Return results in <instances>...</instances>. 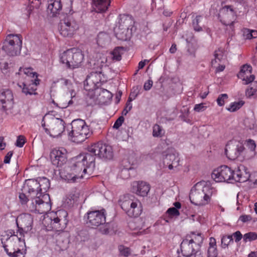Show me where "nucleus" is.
Wrapping results in <instances>:
<instances>
[{"label":"nucleus","instance_id":"1","mask_svg":"<svg viewBox=\"0 0 257 257\" xmlns=\"http://www.w3.org/2000/svg\"><path fill=\"white\" fill-rule=\"evenodd\" d=\"M81 155L87 164L88 170L92 171L95 167L96 157L104 160H110L113 157V152L111 146L99 142L88 147V152Z\"/></svg>","mask_w":257,"mask_h":257},{"label":"nucleus","instance_id":"2","mask_svg":"<svg viewBox=\"0 0 257 257\" xmlns=\"http://www.w3.org/2000/svg\"><path fill=\"white\" fill-rule=\"evenodd\" d=\"M73 0H70L68 7L63 10L60 22L58 25V30L64 37H72L79 29V25L73 16L75 12L72 8Z\"/></svg>","mask_w":257,"mask_h":257},{"label":"nucleus","instance_id":"3","mask_svg":"<svg viewBox=\"0 0 257 257\" xmlns=\"http://www.w3.org/2000/svg\"><path fill=\"white\" fill-rule=\"evenodd\" d=\"M76 160V162L71 166H66L59 170L60 177L68 183L75 182L77 179L82 177V174L80 175L81 172L85 174L88 169L81 154L77 156Z\"/></svg>","mask_w":257,"mask_h":257},{"label":"nucleus","instance_id":"4","mask_svg":"<svg viewBox=\"0 0 257 257\" xmlns=\"http://www.w3.org/2000/svg\"><path fill=\"white\" fill-rule=\"evenodd\" d=\"M72 130L69 133V137L72 142L80 143L89 138L92 134L85 121L81 119L73 120L71 122Z\"/></svg>","mask_w":257,"mask_h":257},{"label":"nucleus","instance_id":"5","mask_svg":"<svg viewBox=\"0 0 257 257\" xmlns=\"http://www.w3.org/2000/svg\"><path fill=\"white\" fill-rule=\"evenodd\" d=\"M209 189L206 182L202 181L197 183L191 189L189 194L191 202L197 206L207 204L210 201V197L207 194Z\"/></svg>","mask_w":257,"mask_h":257},{"label":"nucleus","instance_id":"6","mask_svg":"<svg viewBox=\"0 0 257 257\" xmlns=\"http://www.w3.org/2000/svg\"><path fill=\"white\" fill-rule=\"evenodd\" d=\"M118 203L122 209L130 217H137L141 214V203L132 195L126 194L121 196Z\"/></svg>","mask_w":257,"mask_h":257},{"label":"nucleus","instance_id":"7","mask_svg":"<svg viewBox=\"0 0 257 257\" xmlns=\"http://www.w3.org/2000/svg\"><path fill=\"white\" fill-rule=\"evenodd\" d=\"M84 55L81 50L73 48L64 51L60 55V61L67 68L74 69L81 66Z\"/></svg>","mask_w":257,"mask_h":257},{"label":"nucleus","instance_id":"8","mask_svg":"<svg viewBox=\"0 0 257 257\" xmlns=\"http://www.w3.org/2000/svg\"><path fill=\"white\" fill-rule=\"evenodd\" d=\"M87 223L92 228L99 226V230L103 234L109 232V224L106 223L105 210L104 209L88 212Z\"/></svg>","mask_w":257,"mask_h":257},{"label":"nucleus","instance_id":"9","mask_svg":"<svg viewBox=\"0 0 257 257\" xmlns=\"http://www.w3.org/2000/svg\"><path fill=\"white\" fill-rule=\"evenodd\" d=\"M23 245H25L24 237L17 233L15 234V232L13 231V234L7 240V244H4L3 247L10 257H24V254L20 248Z\"/></svg>","mask_w":257,"mask_h":257},{"label":"nucleus","instance_id":"10","mask_svg":"<svg viewBox=\"0 0 257 257\" xmlns=\"http://www.w3.org/2000/svg\"><path fill=\"white\" fill-rule=\"evenodd\" d=\"M22 45L21 35L10 34L7 36L2 49L9 56H17L20 54Z\"/></svg>","mask_w":257,"mask_h":257},{"label":"nucleus","instance_id":"11","mask_svg":"<svg viewBox=\"0 0 257 257\" xmlns=\"http://www.w3.org/2000/svg\"><path fill=\"white\" fill-rule=\"evenodd\" d=\"M233 171L227 166H221L211 174L212 178L216 182L233 181Z\"/></svg>","mask_w":257,"mask_h":257},{"label":"nucleus","instance_id":"12","mask_svg":"<svg viewBox=\"0 0 257 257\" xmlns=\"http://www.w3.org/2000/svg\"><path fill=\"white\" fill-rule=\"evenodd\" d=\"M33 218L30 214H22L20 215L16 220V223L18 228L16 233L24 237V234L30 231L32 228Z\"/></svg>","mask_w":257,"mask_h":257},{"label":"nucleus","instance_id":"13","mask_svg":"<svg viewBox=\"0 0 257 257\" xmlns=\"http://www.w3.org/2000/svg\"><path fill=\"white\" fill-rule=\"evenodd\" d=\"M65 125L66 123L62 119L52 118L48 122V128H45V132L54 138L58 137L65 131Z\"/></svg>","mask_w":257,"mask_h":257},{"label":"nucleus","instance_id":"14","mask_svg":"<svg viewBox=\"0 0 257 257\" xmlns=\"http://www.w3.org/2000/svg\"><path fill=\"white\" fill-rule=\"evenodd\" d=\"M67 215V212L64 210L57 211L55 216L50 218L52 228L56 231L64 229L68 223Z\"/></svg>","mask_w":257,"mask_h":257},{"label":"nucleus","instance_id":"15","mask_svg":"<svg viewBox=\"0 0 257 257\" xmlns=\"http://www.w3.org/2000/svg\"><path fill=\"white\" fill-rule=\"evenodd\" d=\"M181 249L185 257H202L199 248L191 242L188 238L183 240L180 245Z\"/></svg>","mask_w":257,"mask_h":257},{"label":"nucleus","instance_id":"16","mask_svg":"<svg viewBox=\"0 0 257 257\" xmlns=\"http://www.w3.org/2000/svg\"><path fill=\"white\" fill-rule=\"evenodd\" d=\"M163 163L165 166H167L170 170L177 167L179 165L180 159L178 154L173 148H169L165 152Z\"/></svg>","mask_w":257,"mask_h":257},{"label":"nucleus","instance_id":"17","mask_svg":"<svg viewBox=\"0 0 257 257\" xmlns=\"http://www.w3.org/2000/svg\"><path fill=\"white\" fill-rule=\"evenodd\" d=\"M244 150L245 148L241 143L234 144L230 142L226 146L225 153L229 159L234 160L241 155Z\"/></svg>","mask_w":257,"mask_h":257},{"label":"nucleus","instance_id":"18","mask_svg":"<svg viewBox=\"0 0 257 257\" xmlns=\"http://www.w3.org/2000/svg\"><path fill=\"white\" fill-rule=\"evenodd\" d=\"M50 157L53 165L61 167L67 161V151L63 148L54 149L51 152Z\"/></svg>","mask_w":257,"mask_h":257},{"label":"nucleus","instance_id":"19","mask_svg":"<svg viewBox=\"0 0 257 257\" xmlns=\"http://www.w3.org/2000/svg\"><path fill=\"white\" fill-rule=\"evenodd\" d=\"M0 102L4 110H10L14 105V96L10 89H3L0 91Z\"/></svg>","mask_w":257,"mask_h":257},{"label":"nucleus","instance_id":"20","mask_svg":"<svg viewBox=\"0 0 257 257\" xmlns=\"http://www.w3.org/2000/svg\"><path fill=\"white\" fill-rule=\"evenodd\" d=\"M234 14V11L230 6H225L220 10L218 15L222 24L225 26H229L232 30L233 28L234 21H228V18H233Z\"/></svg>","mask_w":257,"mask_h":257},{"label":"nucleus","instance_id":"21","mask_svg":"<svg viewBox=\"0 0 257 257\" xmlns=\"http://www.w3.org/2000/svg\"><path fill=\"white\" fill-rule=\"evenodd\" d=\"M39 183L38 180L28 179L27 180L23 186V191L30 195H32V198L35 196H41L38 186Z\"/></svg>","mask_w":257,"mask_h":257},{"label":"nucleus","instance_id":"22","mask_svg":"<svg viewBox=\"0 0 257 257\" xmlns=\"http://www.w3.org/2000/svg\"><path fill=\"white\" fill-rule=\"evenodd\" d=\"M233 181L244 182L247 181H253L252 176L247 171V169L244 166H240L238 169L233 171Z\"/></svg>","mask_w":257,"mask_h":257},{"label":"nucleus","instance_id":"23","mask_svg":"<svg viewBox=\"0 0 257 257\" xmlns=\"http://www.w3.org/2000/svg\"><path fill=\"white\" fill-rule=\"evenodd\" d=\"M150 189V187L149 184L145 182L141 181L133 183L132 191L138 195L146 196L147 195Z\"/></svg>","mask_w":257,"mask_h":257},{"label":"nucleus","instance_id":"24","mask_svg":"<svg viewBox=\"0 0 257 257\" xmlns=\"http://www.w3.org/2000/svg\"><path fill=\"white\" fill-rule=\"evenodd\" d=\"M122 47H117L110 53L109 59L106 57L101 58V63H107L106 65L110 64L112 62L119 61L121 59Z\"/></svg>","mask_w":257,"mask_h":257},{"label":"nucleus","instance_id":"25","mask_svg":"<svg viewBox=\"0 0 257 257\" xmlns=\"http://www.w3.org/2000/svg\"><path fill=\"white\" fill-rule=\"evenodd\" d=\"M39 79L31 80L29 83L23 82L22 85L18 84L20 87L22 88V92L26 95L36 94L35 92L37 86L39 84Z\"/></svg>","mask_w":257,"mask_h":257},{"label":"nucleus","instance_id":"26","mask_svg":"<svg viewBox=\"0 0 257 257\" xmlns=\"http://www.w3.org/2000/svg\"><path fill=\"white\" fill-rule=\"evenodd\" d=\"M134 24L132 17L128 15H120L119 20L118 22V26L122 29H126L127 30H132Z\"/></svg>","mask_w":257,"mask_h":257},{"label":"nucleus","instance_id":"27","mask_svg":"<svg viewBox=\"0 0 257 257\" xmlns=\"http://www.w3.org/2000/svg\"><path fill=\"white\" fill-rule=\"evenodd\" d=\"M42 197L44 199H48V201H45L40 198V202L37 205V212L39 214H43L47 212L51 209V205L49 203L50 197L48 194H44Z\"/></svg>","mask_w":257,"mask_h":257},{"label":"nucleus","instance_id":"28","mask_svg":"<svg viewBox=\"0 0 257 257\" xmlns=\"http://www.w3.org/2000/svg\"><path fill=\"white\" fill-rule=\"evenodd\" d=\"M116 37L121 41H127L129 40L132 36V30H127L118 26V28L114 29Z\"/></svg>","mask_w":257,"mask_h":257},{"label":"nucleus","instance_id":"29","mask_svg":"<svg viewBox=\"0 0 257 257\" xmlns=\"http://www.w3.org/2000/svg\"><path fill=\"white\" fill-rule=\"evenodd\" d=\"M48 11L50 12L52 17H55L62 10L60 0H50L48 6Z\"/></svg>","mask_w":257,"mask_h":257},{"label":"nucleus","instance_id":"30","mask_svg":"<svg viewBox=\"0 0 257 257\" xmlns=\"http://www.w3.org/2000/svg\"><path fill=\"white\" fill-rule=\"evenodd\" d=\"M110 0H96L94 1L95 11L97 13H103L105 12L108 6H110Z\"/></svg>","mask_w":257,"mask_h":257},{"label":"nucleus","instance_id":"31","mask_svg":"<svg viewBox=\"0 0 257 257\" xmlns=\"http://www.w3.org/2000/svg\"><path fill=\"white\" fill-rule=\"evenodd\" d=\"M110 42V37L107 33L104 32H100L98 34L97 43L99 46L103 47L106 45L109 44Z\"/></svg>","mask_w":257,"mask_h":257},{"label":"nucleus","instance_id":"32","mask_svg":"<svg viewBox=\"0 0 257 257\" xmlns=\"http://www.w3.org/2000/svg\"><path fill=\"white\" fill-rule=\"evenodd\" d=\"M37 180L39 183V191L41 195H42V193L46 192L50 187V182L49 179L45 177L39 178Z\"/></svg>","mask_w":257,"mask_h":257},{"label":"nucleus","instance_id":"33","mask_svg":"<svg viewBox=\"0 0 257 257\" xmlns=\"http://www.w3.org/2000/svg\"><path fill=\"white\" fill-rule=\"evenodd\" d=\"M84 88L87 91H93L98 89L99 86L95 83V82L91 79V78L87 76L85 79L84 83Z\"/></svg>","mask_w":257,"mask_h":257},{"label":"nucleus","instance_id":"34","mask_svg":"<svg viewBox=\"0 0 257 257\" xmlns=\"http://www.w3.org/2000/svg\"><path fill=\"white\" fill-rule=\"evenodd\" d=\"M188 240L195 244V247L200 248L201 244L203 242V238L201 233H198L197 235L193 233V236L190 237Z\"/></svg>","mask_w":257,"mask_h":257},{"label":"nucleus","instance_id":"35","mask_svg":"<svg viewBox=\"0 0 257 257\" xmlns=\"http://www.w3.org/2000/svg\"><path fill=\"white\" fill-rule=\"evenodd\" d=\"M40 196H35L32 198L31 197L30 199L31 200V202L28 206L29 209L30 211L32 212H37V205H38L39 202H40Z\"/></svg>","mask_w":257,"mask_h":257},{"label":"nucleus","instance_id":"36","mask_svg":"<svg viewBox=\"0 0 257 257\" xmlns=\"http://www.w3.org/2000/svg\"><path fill=\"white\" fill-rule=\"evenodd\" d=\"M112 96V93L105 89L101 88L99 92V99H102L103 102H107L110 100Z\"/></svg>","mask_w":257,"mask_h":257},{"label":"nucleus","instance_id":"37","mask_svg":"<svg viewBox=\"0 0 257 257\" xmlns=\"http://www.w3.org/2000/svg\"><path fill=\"white\" fill-rule=\"evenodd\" d=\"M214 57L215 59L211 61L212 65L218 62H221L225 59L223 50L221 49H218L217 50L215 51L214 52Z\"/></svg>","mask_w":257,"mask_h":257},{"label":"nucleus","instance_id":"38","mask_svg":"<svg viewBox=\"0 0 257 257\" xmlns=\"http://www.w3.org/2000/svg\"><path fill=\"white\" fill-rule=\"evenodd\" d=\"M251 66L249 65L245 64L243 65L240 70L239 73L237 76L239 78H242L243 76L247 74H249L251 72Z\"/></svg>","mask_w":257,"mask_h":257},{"label":"nucleus","instance_id":"39","mask_svg":"<svg viewBox=\"0 0 257 257\" xmlns=\"http://www.w3.org/2000/svg\"><path fill=\"white\" fill-rule=\"evenodd\" d=\"M88 76L99 87L101 79L100 71L92 72Z\"/></svg>","mask_w":257,"mask_h":257},{"label":"nucleus","instance_id":"40","mask_svg":"<svg viewBox=\"0 0 257 257\" xmlns=\"http://www.w3.org/2000/svg\"><path fill=\"white\" fill-rule=\"evenodd\" d=\"M255 239H257V233L256 232H249L243 235V240L244 242L252 241Z\"/></svg>","mask_w":257,"mask_h":257},{"label":"nucleus","instance_id":"41","mask_svg":"<svg viewBox=\"0 0 257 257\" xmlns=\"http://www.w3.org/2000/svg\"><path fill=\"white\" fill-rule=\"evenodd\" d=\"M221 247L225 248L228 246L231 242H233L232 235H223L221 238Z\"/></svg>","mask_w":257,"mask_h":257},{"label":"nucleus","instance_id":"42","mask_svg":"<svg viewBox=\"0 0 257 257\" xmlns=\"http://www.w3.org/2000/svg\"><path fill=\"white\" fill-rule=\"evenodd\" d=\"M244 102L241 100L238 102H234L230 104L227 110L230 112H234L239 109L243 104Z\"/></svg>","mask_w":257,"mask_h":257},{"label":"nucleus","instance_id":"43","mask_svg":"<svg viewBox=\"0 0 257 257\" xmlns=\"http://www.w3.org/2000/svg\"><path fill=\"white\" fill-rule=\"evenodd\" d=\"M163 135L162 127L157 124H155L153 126V136L155 137H161Z\"/></svg>","mask_w":257,"mask_h":257},{"label":"nucleus","instance_id":"44","mask_svg":"<svg viewBox=\"0 0 257 257\" xmlns=\"http://www.w3.org/2000/svg\"><path fill=\"white\" fill-rule=\"evenodd\" d=\"M251 85H253V86L250 87L245 91L246 96L249 97L255 94L257 90V81L254 82Z\"/></svg>","mask_w":257,"mask_h":257},{"label":"nucleus","instance_id":"45","mask_svg":"<svg viewBox=\"0 0 257 257\" xmlns=\"http://www.w3.org/2000/svg\"><path fill=\"white\" fill-rule=\"evenodd\" d=\"M246 146L248 148V149L249 150V151L251 152L252 154V156L254 155L255 154V150L256 148V144L255 142L251 140V139H248L246 140Z\"/></svg>","mask_w":257,"mask_h":257},{"label":"nucleus","instance_id":"46","mask_svg":"<svg viewBox=\"0 0 257 257\" xmlns=\"http://www.w3.org/2000/svg\"><path fill=\"white\" fill-rule=\"evenodd\" d=\"M32 195L25 192L19 194V199L22 204H26L31 198Z\"/></svg>","mask_w":257,"mask_h":257},{"label":"nucleus","instance_id":"47","mask_svg":"<svg viewBox=\"0 0 257 257\" xmlns=\"http://www.w3.org/2000/svg\"><path fill=\"white\" fill-rule=\"evenodd\" d=\"M166 213L168 215V216L172 218L174 216H178L180 215L179 211L175 207H171L169 208Z\"/></svg>","mask_w":257,"mask_h":257},{"label":"nucleus","instance_id":"48","mask_svg":"<svg viewBox=\"0 0 257 257\" xmlns=\"http://www.w3.org/2000/svg\"><path fill=\"white\" fill-rule=\"evenodd\" d=\"M201 18V16H197L193 21V26L196 31H200L202 30V28L199 25V23Z\"/></svg>","mask_w":257,"mask_h":257},{"label":"nucleus","instance_id":"49","mask_svg":"<svg viewBox=\"0 0 257 257\" xmlns=\"http://www.w3.org/2000/svg\"><path fill=\"white\" fill-rule=\"evenodd\" d=\"M118 249L121 255H124V256H128L131 254L130 249L123 245H119L118 246Z\"/></svg>","mask_w":257,"mask_h":257},{"label":"nucleus","instance_id":"50","mask_svg":"<svg viewBox=\"0 0 257 257\" xmlns=\"http://www.w3.org/2000/svg\"><path fill=\"white\" fill-rule=\"evenodd\" d=\"M241 79L242 81L244 82L243 84L245 85H247L248 83L253 81L254 79V76L253 75H251L250 74H247L243 76V77H242Z\"/></svg>","mask_w":257,"mask_h":257},{"label":"nucleus","instance_id":"51","mask_svg":"<svg viewBox=\"0 0 257 257\" xmlns=\"http://www.w3.org/2000/svg\"><path fill=\"white\" fill-rule=\"evenodd\" d=\"M228 95L226 94H221L217 99V102L219 106H221L224 104L225 100L227 99Z\"/></svg>","mask_w":257,"mask_h":257},{"label":"nucleus","instance_id":"52","mask_svg":"<svg viewBox=\"0 0 257 257\" xmlns=\"http://www.w3.org/2000/svg\"><path fill=\"white\" fill-rule=\"evenodd\" d=\"M218 252L217 248L208 247L207 257H217Z\"/></svg>","mask_w":257,"mask_h":257},{"label":"nucleus","instance_id":"53","mask_svg":"<svg viewBox=\"0 0 257 257\" xmlns=\"http://www.w3.org/2000/svg\"><path fill=\"white\" fill-rule=\"evenodd\" d=\"M124 120V118L123 116H119L117 120L114 122V124L113 126L114 128L118 129L122 124Z\"/></svg>","mask_w":257,"mask_h":257},{"label":"nucleus","instance_id":"54","mask_svg":"<svg viewBox=\"0 0 257 257\" xmlns=\"http://www.w3.org/2000/svg\"><path fill=\"white\" fill-rule=\"evenodd\" d=\"M24 73L27 76L34 78L35 75L37 74L36 72H33V69L31 68H26L23 69Z\"/></svg>","mask_w":257,"mask_h":257},{"label":"nucleus","instance_id":"55","mask_svg":"<svg viewBox=\"0 0 257 257\" xmlns=\"http://www.w3.org/2000/svg\"><path fill=\"white\" fill-rule=\"evenodd\" d=\"M25 143V137L23 136H19L17 140L16 145V146L21 148L23 147Z\"/></svg>","mask_w":257,"mask_h":257},{"label":"nucleus","instance_id":"56","mask_svg":"<svg viewBox=\"0 0 257 257\" xmlns=\"http://www.w3.org/2000/svg\"><path fill=\"white\" fill-rule=\"evenodd\" d=\"M232 237L233 236L236 242H239L243 236H242L241 233L239 231H236L232 234Z\"/></svg>","mask_w":257,"mask_h":257},{"label":"nucleus","instance_id":"57","mask_svg":"<svg viewBox=\"0 0 257 257\" xmlns=\"http://www.w3.org/2000/svg\"><path fill=\"white\" fill-rule=\"evenodd\" d=\"M257 37V31L255 30H248V33L246 34V38L247 39H252L254 38Z\"/></svg>","mask_w":257,"mask_h":257},{"label":"nucleus","instance_id":"58","mask_svg":"<svg viewBox=\"0 0 257 257\" xmlns=\"http://www.w3.org/2000/svg\"><path fill=\"white\" fill-rule=\"evenodd\" d=\"M132 108V104L130 102H127L126 103V106L125 108L123 110L122 112V114L123 115H126L129 111L131 110Z\"/></svg>","mask_w":257,"mask_h":257},{"label":"nucleus","instance_id":"59","mask_svg":"<svg viewBox=\"0 0 257 257\" xmlns=\"http://www.w3.org/2000/svg\"><path fill=\"white\" fill-rule=\"evenodd\" d=\"M153 82L152 80L149 79L144 85V89L146 90H149L153 86Z\"/></svg>","mask_w":257,"mask_h":257},{"label":"nucleus","instance_id":"60","mask_svg":"<svg viewBox=\"0 0 257 257\" xmlns=\"http://www.w3.org/2000/svg\"><path fill=\"white\" fill-rule=\"evenodd\" d=\"M205 107L203 103L197 104L195 105L194 110L197 112H200L204 110Z\"/></svg>","mask_w":257,"mask_h":257},{"label":"nucleus","instance_id":"61","mask_svg":"<svg viewBox=\"0 0 257 257\" xmlns=\"http://www.w3.org/2000/svg\"><path fill=\"white\" fill-rule=\"evenodd\" d=\"M13 151L9 152L7 154L5 157V159L4 160V162L5 164H9L10 162L11 158L13 156Z\"/></svg>","mask_w":257,"mask_h":257},{"label":"nucleus","instance_id":"62","mask_svg":"<svg viewBox=\"0 0 257 257\" xmlns=\"http://www.w3.org/2000/svg\"><path fill=\"white\" fill-rule=\"evenodd\" d=\"M239 220L242 222H246L251 220V217L248 215H242L239 217Z\"/></svg>","mask_w":257,"mask_h":257},{"label":"nucleus","instance_id":"63","mask_svg":"<svg viewBox=\"0 0 257 257\" xmlns=\"http://www.w3.org/2000/svg\"><path fill=\"white\" fill-rule=\"evenodd\" d=\"M209 247L217 248L216 240L214 237L210 238Z\"/></svg>","mask_w":257,"mask_h":257},{"label":"nucleus","instance_id":"64","mask_svg":"<svg viewBox=\"0 0 257 257\" xmlns=\"http://www.w3.org/2000/svg\"><path fill=\"white\" fill-rule=\"evenodd\" d=\"M138 94V93L135 92V91L131 92L130 96L128 99L127 102H130L131 103V102L132 101H133L136 98Z\"/></svg>","mask_w":257,"mask_h":257}]
</instances>
